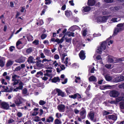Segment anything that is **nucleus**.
<instances>
[{"mask_svg":"<svg viewBox=\"0 0 124 124\" xmlns=\"http://www.w3.org/2000/svg\"><path fill=\"white\" fill-rule=\"evenodd\" d=\"M23 93L26 94L27 93V90L26 88H24L23 90Z\"/></svg>","mask_w":124,"mask_h":124,"instance_id":"a18cd8bd","label":"nucleus"},{"mask_svg":"<svg viewBox=\"0 0 124 124\" xmlns=\"http://www.w3.org/2000/svg\"><path fill=\"white\" fill-rule=\"evenodd\" d=\"M56 91L58 93V95H61L62 97H63L64 96V93L62 92L59 89H56Z\"/></svg>","mask_w":124,"mask_h":124,"instance_id":"9b49d317","label":"nucleus"},{"mask_svg":"<svg viewBox=\"0 0 124 124\" xmlns=\"http://www.w3.org/2000/svg\"><path fill=\"white\" fill-rule=\"evenodd\" d=\"M65 12V15L66 16L69 17L70 16V14L69 12H68L67 11H66Z\"/></svg>","mask_w":124,"mask_h":124,"instance_id":"ea45409f","label":"nucleus"},{"mask_svg":"<svg viewBox=\"0 0 124 124\" xmlns=\"http://www.w3.org/2000/svg\"><path fill=\"white\" fill-rule=\"evenodd\" d=\"M111 65H108V64H106L105 65V67L108 69L110 68L111 67Z\"/></svg>","mask_w":124,"mask_h":124,"instance_id":"13d9d810","label":"nucleus"},{"mask_svg":"<svg viewBox=\"0 0 124 124\" xmlns=\"http://www.w3.org/2000/svg\"><path fill=\"white\" fill-rule=\"evenodd\" d=\"M66 8V5H64L63 6H62V10H64Z\"/></svg>","mask_w":124,"mask_h":124,"instance_id":"338daca9","label":"nucleus"},{"mask_svg":"<svg viewBox=\"0 0 124 124\" xmlns=\"http://www.w3.org/2000/svg\"><path fill=\"white\" fill-rule=\"evenodd\" d=\"M89 81H94L96 80V78L94 76H92L89 78Z\"/></svg>","mask_w":124,"mask_h":124,"instance_id":"2eb2a0df","label":"nucleus"},{"mask_svg":"<svg viewBox=\"0 0 124 124\" xmlns=\"http://www.w3.org/2000/svg\"><path fill=\"white\" fill-rule=\"evenodd\" d=\"M87 31L86 30H85L83 32V34L84 36H85L87 34L86 33L87 32Z\"/></svg>","mask_w":124,"mask_h":124,"instance_id":"c03bdc74","label":"nucleus"},{"mask_svg":"<svg viewBox=\"0 0 124 124\" xmlns=\"http://www.w3.org/2000/svg\"><path fill=\"white\" fill-rule=\"evenodd\" d=\"M123 24H122V23H121L118 24L117 25V27H123Z\"/></svg>","mask_w":124,"mask_h":124,"instance_id":"5fc2aeb1","label":"nucleus"},{"mask_svg":"<svg viewBox=\"0 0 124 124\" xmlns=\"http://www.w3.org/2000/svg\"><path fill=\"white\" fill-rule=\"evenodd\" d=\"M36 66L38 67L41 68L44 66L43 64H41L38 61L36 62Z\"/></svg>","mask_w":124,"mask_h":124,"instance_id":"aec40b11","label":"nucleus"},{"mask_svg":"<svg viewBox=\"0 0 124 124\" xmlns=\"http://www.w3.org/2000/svg\"><path fill=\"white\" fill-rule=\"evenodd\" d=\"M119 77V82L124 80V77L123 76L120 75Z\"/></svg>","mask_w":124,"mask_h":124,"instance_id":"473e14b6","label":"nucleus"},{"mask_svg":"<svg viewBox=\"0 0 124 124\" xmlns=\"http://www.w3.org/2000/svg\"><path fill=\"white\" fill-rule=\"evenodd\" d=\"M89 115L90 119L92 120H93L94 119V114L93 113H90Z\"/></svg>","mask_w":124,"mask_h":124,"instance_id":"4be33fe9","label":"nucleus"},{"mask_svg":"<svg viewBox=\"0 0 124 124\" xmlns=\"http://www.w3.org/2000/svg\"><path fill=\"white\" fill-rule=\"evenodd\" d=\"M54 58L56 59H59V57L58 55L56 54L54 56Z\"/></svg>","mask_w":124,"mask_h":124,"instance_id":"680f3d73","label":"nucleus"},{"mask_svg":"<svg viewBox=\"0 0 124 124\" xmlns=\"http://www.w3.org/2000/svg\"><path fill=\"white\" fill-rule=\"evenodd\" d=\"M34 58L32 56L29 57L27 61L29 63H31V62L34 60Z\"/></svg>","mask_w":124,"mask_h":124,"instance_id":"412c9836","label":"nucleus"},{"mask_svg":"<svg viewBox=\"0 0 124 124\" xmlns=\"http://www.w3.org/2000/svg\"><path fill=\"white\" fill-rule=\"evenodd\" d=\"M5 59L4 57H1L0 56V66L3 67L5 64Z\"/></svg>","mask_w":124,"mask_h":124,"instance_id":"6e6552de","label":"nucleus"},{"mask_svg":"<svg viewBox=\"0 0 124 124\" xmlns=\"http://www.w3.org/2000/svg\"><path fill=\"white\" fill-rule=\"evenodd\" d=\"M7 72H5L2 75L3 76V77L4 78H5L7 79H8V76H7Z\"/></svg>","mask_w":124,"mask_h":124,"instance_id":"2f4dec72","label":"nucleus"},{"mask_svg":"<svg viewBox=\"0 0 124 124\" xmlns=\"http://www.w3.org/2000/svg\"><path fill=\"white\" fill-rule=\"evenodd\" d=\"M60 67L62 70H64L65 69V67H64V65H62V66H60Z\"/></svg>","mask_w":124,"mask_h":124,"instance_id":"bf43d9fd","label":"nucleus"},{"mask_svg":"<svg viewBox=\"0 0 124 124\" xmlns=\"http://www.w3.org/2000/svg\"><path fill=\"white\" fill-rule=\"evenodd\" d=\"M15 103L16 105H17V106H19V105L22 104V102L19 99H17L16 101H15Z\"/></svg>","mask_w":124,"mask_h":124,"instance_id":"a211bd4d","label":"nucleus"},{"mask_svg":"<svg viewBox=\"0 0 124 124\" xmlns=\"http://www.w3.org/2000/svg\"><path fill=\"white\" fill-rule=\"evenodd\" d=\"M118 87L119 88H123L124 90V83L119 85Z\"/></svg>","mask_w":124,"mask_h":124,"instance_id":"f704fd0d","label":"nucleus"},{"mask_svg":"<svg viewBox=\"0 0 124 124\" xmlns=\"http://www.w3.org/2000/svg\"><path fill=\"white\" fill-rule=\"evenodd\" d=\"M120 20L119 18H114L112 19L111 21L114 22H116Z\"/></svg>","mask_w":124,"mask_h":124,"instance_id":"5701e85b","label":"nucleus"},{"mask_svg":"<svg viewBox=\"0 0 124 124\" xmlns=\"http://www.w3.org/2000/svg\"><path fill=\"white\" fill-rule=\"evenodd\" d=\"M121 101V97H118L116 99V101L117 102H119Z\"/></svg>","mask_w":124,"mask_h":124,"instance_id":"3c124183","label":"nucleus"},{"mask_svg":"<svg viewBox=\"0 0 124 124\" xmlns=\"http://www.w3.org/2000/svg\"><path fill=\"white\" fill-rule=\"evenodd\" d=\"M110 96L113 97H117L119 94V93L116 90H113L110 91L109 93Z\"/></svg>","mask_w":124,"mask_h":124,"instance_id":"f03ea898","label":"nucleus"},{"mask_svg":"<svg viewBox=\"0 0 124 124\" xmlns=\"http://www.w3.org/2000/svg\"><path fill=\"white\" fill-rule=\"evenodd\" d=\"M104 1L107 3H110L113 2V0H104Z\"/></svg>","mask_w":124,"mask_h":124,"instance_id":"a19ab883","label":"nucleus"},{"mask_svg":"<svg viewBox=\"0 0 124 124\" xmlns=\"http://www.w3.org/2000/svg\"><path fill=\"white\" fill-rule=\"evenodd\" d=\"M3 89L1 92H8V87L7 86H2Z\"/></svg>","mask_w":124,"mask_h":124,"instance_id":"4468645a","label":"nucleus"},{"mask_svg":"<svg viewBox=\"0 0 124 124\" xmlns=\"http://www.w3.org/2000/svg\"><path fill=\"white\" fill-rule=\"evenodd\" d=\"M39 74H40L41 75H42L43 74V73L41 71L38 72L37 73L36 75V76H37V75Z\"/></svg>","mask_w":124,"mask_h":124,"instance_id":"052dcab7","label":"nucleus"},{"mask_svg":"<svg viewBox=\"0 0 124 124\" xmlns=\"http://www.w3.org/2000/svg\"><path fill=\"white\" fill-rule=\"evenodd\" d=\"M68 57H66L65 59V61L64 62V63L65 62V64L66 66H67V64L68 63L67 60H68Z\"/></svg>","mask_w":124,"mask_h":124,"instance_id":"0e129e2a","label":"nucleus"},{"mask_svg":"<svg viewBox=\"0 0 124 124\" xmlns=\"http://www.w3.org/2000/svg\"><path fill=\"white\" fill-rule=\"evenodd\" d=\"M107 42L106 41L102 42L101 43V46L99 47L100 49L102 51L105 50L106 48V46L105 45V44Z\"/></svg>","mask_w":124,"mask_h":124,"instance_id":"20e7f679","label":"nucleus"},{"mask_svg":"<svg viewBox=\"0 0 124 124\" xmlns=\"http://www.w3.org/2000/svg\"><path fill=\"white\" fill-rule=\"evenodd\" d=\"M79 55L80 58L82 60H84L85 58V53L83 50H81L79 54Z\"/></svg>","mask_w":124,"mask_h":124,"instance_id":"423d86ee","label":"nucleus"},{"mask_svg":"<svg viewBox=\"0 0 124 124\" xmlns=\"http://www.w3.org/2000/svg\"><path fill=\"white\" fill-rule=\"evenodd\" d=\"M119 76L116 77L114 79H113V82H119Z\"/></svg>","mask_w":124,"mask_h":124,"instance_id":"cd10ccee","label":"nucleus"},{"mask_svg":"<svg viewBox=\"0 0 124 124\" xmlns=\"http://www.w3.org/2000/svg\"><path fill=\"white\" fill-rule=\"evenodd\" d=\"M0 81L1 82V83L2 84H3L5 85H6L7 84V83L6 82H5V80L4 78H1L0 79Z\"/></svg>","mask_w":124,"mask_h":124,"instance_id":"c85d7f7f","label":"nucleus"},{"mask_svg":"<svg viewBox=\"0 0 124 124\" xmlns=\"http://www.w3.org/2000/svg\"><path fill=\"white\" fill-rule=\"evenodd\" d=\"M39 41L38 40H35L32 42V43L33 44H35L36 45H37L39 44Z\"/></svg>","mask_w":124,"mask_h":124,"instance_id":"c9c22d12","label":"nucleus"},{"mask_svg":"<svg viewBox=\"0 0 124 124\" xmlns=\"http://www.w3.org/2000/svg\"><path fill=\"white\" fill-rule=\"evenodd\" d=\"M112 87V86L109 85H102L100 87V89L101 90H104L108 89H110Z\"/></svg>","mask_w":124,"mask_h":124,"instance_id":"1a4fd4ad","label":"nucleus"},{"mask_svg":"<svg viewBox=\"0 0 124 124\" xmlns=\"http://www.w3.org/2000/svg\"><path fill=\"white\" fill-rule=\"evenodd\" d=\"M20 83L19 84V86L16 88V89H22L23 88V84L21 81H20Z\"/></svg>","mask_w":124,"mask_h":124,"instance_id":"ddd939ff","label":"nucleus"},{"mask_svg":"<svg viewBox=\"0 0 124 124\" xmlns=\"http://www.w3.org/2000/svg\"><path fill=\"white\" fill-rule=\"evenodd\" d=\"M67 78H65L64 80V81L62 82V83L63 84H64L65 83H66L67 82Z\"/></svg>","mask_w":124,"mask_h":124,"instance_id":"69168bd1","label":"nucleus"},{"mask_svg":"<svg viewBox=\"0 0 124 124\" xmlns=\"http://www.w3.org/2000/svg\"><path fill=\"white\" fill-rule=\"evenodd\" d=\"M108 117L109 119H112L114 120H116L117 119V117L114 115H109L108 116Z\"/></svg>","mask_w":124,"mask_h":124,"instance_id":"dca6fc26","label":"nucleus"},{"mask_svg":"<svg viewBox=\"0 0 124 124\" xmlns=\"http://www.w3.org/2000/svg\"><path fill=\"white\" fill-rule=\"evenodd\" d=\"M12 78L14 79H16V78H19L20 77L19 76H18L16 75H14L12 76Z\"/></svg>","mask_w":124,"mask_h":124,"instance_id":"8fccbe9b","label":"nucleus"},{"mask_svg":"<svg viewBox=\"0 0 124 124\" xmlns=\"http://www.w3.org/2000/svg\"><path fill=\"white\" fill-rule=\"evenodd\" d=\"M123 30V29L121 27H118L116 28L114 32V34H114L116 35L119 32L122 31Z\"/></svg>","mask_w":124,"mask_h":124,"instance_id":"39448f33","label":"nucleus"},{"mask_svg":"<svg viewBox=\"0 0 124 124\" xmlns=\"http://www.w3.org/2000/svg\"><path fill=\"white\" fill-rule=\"evenodd\" d=\"M51 80L52 82L56 83L58 81H59L60 80V79L58 77H54Z\"/></svg>","mask_w":124,"mask_h":124,"instance_id":"f8f14e48","label":"nucleus"},{"mask_svg":"<svg viewBox=\"0 0 124 124\" xmlns=\"http://www.w3.org/2000/svg\"><path fill=\"white\" fill-rule=\"evenodd\" d=\"M21 69V68L20 66H18L16 67L15 70H14V71H17L18 70H20Z\"/></svg>","mask_w":124,"mask_h":124,"instance_id":"09e8293b","label":"nucleus"},{"mask_svg":"<svg viewBox=\"0 0 124 124\" xmlns=\"http://www.w3.org/2000/svg\"><path fill=\"white\" fill-rule=\"evenodd\" d=\"M65 39L66 40V41L68 42H69L71 41V38H70L69 39H67V38H65Z\"/></svg>","mask_w":124,"mask_h":124,"instance_id":"49530a36","label":"nucleus"},{"mask_svg":"<svg viewBox=\"0 0 124 124\" xmlns=\"http://www.w3.org/2000/svg\"><path fill=\"white\" fill-rule=\"evenodd\" d=\"M38 113V112H34L32 114V116H35L37 115Z\"/></svg>","mask_w":124,"mask_h":124,"instance_id":"6e6d98bb","label":"nucleus"},{"mask_svg":"<svg viewBox=\"0 0 124 124\" xmlns=\"http://www.w3.org/2000/svg\"><path fill=\"white\" fill-rule=\"evenodd\" d=\"M32 48L30 47L27 49L26 50V52L27 54H29L32 52Z\"/></svg>","mask_w":124,"mask_h":124,"instance_id":"393cba45","label":"nucleus"},{"mask_svg":"<svg viewBox=\"0 0 124 124\" xmlns=\"http://www.w3.org/2000/svg\"><path fill=\"white\" fill-rule=\"evenodd\" d=\"M105 77L106 80L107 81H109L112 79L111 77L108 75L105 76Z\"/></svg>","mask_w":124,"mask_h":124,"instance_id":"f3484780","label":"nucleus"},{"mask_svg":"<svg viewBox=\"0 0 124 124\" xmlns=\"http://www.w3.org/2000/svg\"><path fill=\"white\" fill-rule=\"evenodd\" d=\"M91 8L90 7H85L84 10L85 11L87 12L91 10Z\"/></svg>","mask_w":124,"mask_h":124,"instance_id":"a878e982","label":"nucleus"},{"mask_svg":"<svg viewBox=\"0 0 124 124\" xmlns=\"http://www.w3.org/2000/svg\"><path fill=\"white\" fill-rule=\"evenodd\" d=\"M102 50H101V49H100V47H99L98 49L97 50V53L99 54H101L102 52Z\"/></svg>","mask_w":124,"mask_h":124,"instance_id":"603ef678","label":"nucleus"},{"mask_svg":"<svg viewBox=\"0 0 124 124\" xmlns=\"http://www.w3.org/2000/svg\"><path fill=\"white\" fill-rule=\"evenodd\" d=\"M55 124H59L61 123V122L58 119H57L54 121Z\"/></svg>","mask_w":124,"mask_h":124,"instance_id":"7c9ffc66","label":"nucleus"},{"mask_svg":"<svg viewBox=\"0 0 124 124\" xmlns=\"http://www.w3.org/2000/svg\"><path fill=\"white\" fill-rule=\"evenodd\" d=\"M15 48V47L14 46H11L9 47V50L11 52H12Z\"/></svg>","mask_w":124,"mask_h":124,"instance_id":"79ce46f5","label":"nucleus"},{"mask_svg":"<svg viewBox=\"0 0 124 124\" xmlns=\"http://www.w3.org/2000/svg\"><path fill=\"white\" fill-rule=\"evenodd\" d=\"M14 121V120L13 119L10 118L8 120V123H12Z\"/></svg>","mask_w":124,"mask_h":124,"instance_id":"864d4df0","label":"nucleus"},{"mask_svg":"<svg viewBox=\"0 0 124 124\" xmlns=\"http://www.w3.org/2000/svg\"><path fill=\"white\" fill-rule=\"evenodd\" d=\"M0 106L3 109H7L8 108V104L5 102H0Z\"/></svg>","mask_w":124,"mask_h":124,"instance_id":"7ed1b4c3","label":"nucleus"},{"mask_svg":"<svg viewBox=\"0 0 124 124\" xmlns=\"http://www.w3.org/2000/svg\"><path fill=\"white\" fill-rule=\"evenodd\" d=\"M13 61L11 60H9L8 61V66H10L12 65L13 63Z\"/></svg>","mask_w":124,"mask_h":124,"instance_id":"de8ad7c7","label":"nucleus"},{"mask_svg":"<svg viewBox=\"0 0 124 124\" xmlns=\"http://www.w3.org/2000/svg\"><path fill=\"white\" fill-rule=\"evenodd\" d=\"M17 116L19 117H21L22 116V113L20 112H18L17 114Z\"/></svg>","mask_w":124,"mask_h":124,"instance_id":"4d7b16f0","label":"nucleus"},{"mask_svg":"<svg viewBox=\"0 0 124 124\" xmlns=\"http://www.w3.org/2000/svg\"><path fill=\"white\" fill-rule=\"evenodd\" d=\"M46 102L42 100H40L39 102V104L40 105H43L45 104Z\"/></svg>","mask_w":124,"mask_h":124,"instance_id":"58836bf2","label":"nucleus"},{"mask_svg":"<svg viewBox=\"0 0 124 124\" xmlns=\"http://www.w3.org/2000/svg\"><path fill=\"white\" fill-rule=\"evenodd\" d=\"M65 106L63 104L59 105L57 107L58 109L59 110L62 111H63L65 109Z\"/></svg>","mask_w":124,"mask_h":124,"instance_id":"0eeeda50","label":"nucleus"},{"mask_svg":"<svg viewBox=\"0 0 124 124\" xmlns=\"http://www.w3.org/2000/svg\"><path fill=\"white\" fill-rule=\"evenodd\" d=\"M13 81H14V83L13 84V85H16L18 83L19 84L20 81L19 80H17L16 79H13L12 80Z\"/></svg>","mask_w":124,"mask_h":124,"instance_id":"6ab92c4d","label":"nucleus"},{"mask_svg":"<svg viewBox=\"0 0 124 124\" xmlns=\"http://www.w3.org/2000/svg\"><path fill=\"white\" fill-rule=\"evenodd\" d=\"M15 61L17 62L21 63L23 62H24V61L21 58L15 60Z\"/></svg>","mask_w":124,"mask_h":124,"instance_id":"c756f323","label":"nucleus"},{"mask_svg":"<svg viewBox=\"0 0 124 124\" xmlns=\"http://www.w3.org/2000/svg\"><path fill=\"white\" fill-rule=\"evenodd\" d=\"M74 112L75 114H77L79 112V111L78 110H77V109H74Z\"/></svg>","mask_w":124,"mask_h":124,"instance_id":"774afa93","label":"nucleus"},{"mask_svg":"<svg viewBox=\"0 0 124 124\" xmlns=\"http://www.w3.org/2000/svg\"><path fill=\"white\" fill-rule=\"evenodd\" d=\"M120 107L121 109H124V102L122 101L120 103Z\"/></svg>","mask_w":124,"mask_h":124,"instance_id":"bb28decb","label":"nucleus"},{"mask_svg":"<svg viewBox=\"0 0 124 124\" xmlns=\"http://www.w3.org/2000/svg\"><path fill=\"white\" fill-rule=\"evenodd\" d=\"M109 16H99L97 18V22H101L105 23L106 22Z\"/></svg>","mask_w":124,"mask_h":124,"instance_id":"f257e3e1","label":"nucleus"},{"mask_svg":"<svg viewBox=\"0 0 124 124\" xmlns=\"http://www.w3.org/2000/svg\"><path fill=\"white\" fill-rule=\"evenodd\" d=\"M86 112V111L85 110H83L80 113V114L81 116H83L84 114Z\"/></svg>","mask_w":124,"mask_h":124,"instance_id":"37998d69","label":"nucleus"},{"mask_svg":"<svg viewBox=\"0 0 124 124\" xmlns=\"http://www.w3.org/2000/svg\"><path fill=\"white\" fill-rule=\"evenodd\" d=\"M46 35L45 34H43L41 36V37L42 39H44L46 37Z\"/></svg>","mask_w":124,"mask_h":124,"instance_id":"4c0bfd02","label":"nucleus"},{"mask_svg":"<svg viewBox=\"0 0 124 124\" xmlns=\"http://www.w3.org/2000/svg\"><path fill=\"white\" fill-rule=\"evenodd\" d=\"M22 43L20 41H18L16 43V46H17V48L18 49H20V47H19L18 46L21 44Z\"/></svg>","mask_w":124,"mask_h":124,"instance_id":"e433bc0d","label":"nucleus"},{"mask_svg":"<svg viewBox=\"0 0 124 124\" xmlns=\"http://www.w3.org/2000/svg\"><path fill=\"white\" fill-rule=\"evenodd\" d=\"M96 59L98 60H99L101 59L100 55H98L96 57Z\"/></svg>","mask_w":124,"mask_h":124,"instance_id":"e2e57ef3","label":"nucleus"},{"mask_svg":"<svg viewBox=\"0 0 124 124\" xmlns=\"http://www.w3.org/2000/svg\"><path fill=\"white\" fill-rule=\"evenodd\" d=\"M87 3L89 6H92L95 4V2L94 0H88Z\"/></svg>","mask_w":124,"mask_h":124,"instance_id":"9d476101","label":"nucleus"},{"mask_svg":"<svg viewBox=\"0 0 124 124\" xmlns=\"http://www.w3.org/2000/svg\"><path fill=\"white\" fill-rule=\"evenodd\" d=\"M39 118H40L39 117L36 116L35 117V119H34V120L36 122H38L40 121L41 120L39 119Z\"/></svg>","mask_w":124,"mask_h":124,"instance_id":"72a5a7b5","label":"nucleus"},{"mask_svg":"<svg viewBox=\"0 0 124 124\" xmlns=\"http://www.w3.org/2000/svg\"><path fill=\"white\" fill-rule=\"evenodd\" d=\"M111 56H108V61L110 63L113 62H113V60L112 58H110Z\"/></svg>","mask_w":124,"mask_h":124,"instance_id":"b1692460","label":"nucleus"}]
</instances>
